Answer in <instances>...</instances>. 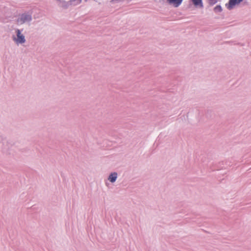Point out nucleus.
<instances>
[{
  "label": "nucleus",
  "instance_id": "f257e3e1",
  "mask_svg": "<svg viewBox=\"0 0 251 251\" xmlns=\"http://www.w3.org/2000/svg\"><path fill=\"white\" fill-rule=\"evenodd\" d=\"M243 0H229L228 3L226 4L228 10L232 9L236 5L239 4Z\"/></svg>",
  "mask_w": 251,
  "mask_h": 251
},
{
  "label": "nucleus",
  "instance_id": "f03ea898",
  "mask_svg": "<svg viewBox=\"0 0 251 251\" xmlns=\"http://www.w3.org/2000/svg\"><path fill=\"white\" fill-rule=\"evenodd\" d=\"M31 16L28 15H22L21 17L18 19L17 22L18 24H22L26 22L31 20Z\"/></svg>",
  "mask_w": 251,
  "mask_h": 251
},
{
  "label": "nucleus",
  "instance_id": "7ed1b4c3",
  "mask_svg": "<svg viewBox=\"0 0 251 251\" xmlns=\"http://www.w3.org/2000/svg\"><path fill=\"white\" fill-rule=\"evenodd\" d=\"M17 39L16 41L18 43H23L25 42L24 36L21 33L19 29H17Z\"/></svg>",
  "mask_w": 251,
  "mask_h": 251
},
{
  "label": "nucleus",
  "instance_id": "20e7f679",
  "mask_svg": "<svg viewBox=\"0 0 251 251\" xmlns=\"http://www.w3.org/2000/svg\"><path fill=\"white\" fill-rule=\"evenodd\" d=\"M118 177V174L117 172H112L110 173L108 177V180L111 183H114L116 181Z\"/></svg>",
  "mask_w": 251,
  "mask_h": 251
},
{
  "label": "nucleus",
  "instance_id": "39448f33",
  "mask_svg": "<svg viewBox=\"0 0 251 251\" xmlns=\"http://www.w3.org/2000/svg\"><path fill=\"white\" fill-rule=\"evenodd\" d=\"M183 0H167L168 2L173 5L175 7H177L180 6Z\"/></svg>",
  "mask_w": 251,
  "mask_h": 251
},
{
  "label": "nucleus",
  "instance_id": "423d86ee",
  "mask_svg": "<svg viewBox=\"0 0 251 251\" xmlns=\"http://www.w3.org/2000/svg\"><path fill=\"white\" fill-rule=\"evenodd\" d=\"M193 4L196 7L202 8L203 5L202 0H191Z\"/></svg>",
  "mask_w": 251,
  "mask_h": 251
},
{
  "label": "nucleus",
  "instance_id": "0eeeda50",
  "mask_svg": "<svg viewBox=\"0 0 251 251\" xmlns=\"http://www.w3.org/2000/svg\"><path fill=\"white\" fill-rule=\"evenodd\" d=\"M222 8L220 5H218L214 8V11L215 13L221 12L222 11Z\"/></svg>",
  "mask_w": 251,
  "mask_h": 251
},
{
  "label": "nucleus",
  "instance_id": "6e6552de",
  "mask_svg": "<svg viewBox=\"0 0 251 251\" xmlns=\"http://www.w3.org/2000/svg\"><path fill=\"white\" fill-rule=\"evenodd\" d=\"M221 0H209L208 3L210 5L213 6L218 1H220Z\"/></svg>",
  "mask_w": 251,
  "mask_h": 251
},
{
  "label": "nucleus",
  "instance_id": "1a4fd4ad",
  "mask_svg": "<svg viewBox=\"0 0 251 251\" xmlns=\"http://www.w3.org/2000/svg\"><path fill=\"white\" fill-rule=\"evenodd\" d=\"M81 0H79V2L81 1Z\"/></svg>",
  "mask_w": 251,
  "mask_h": 251
}]
</instances>
